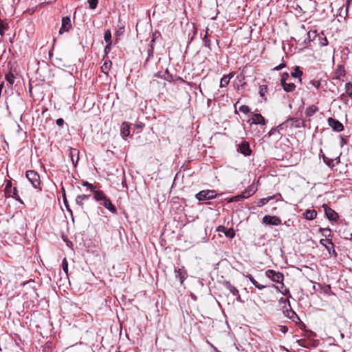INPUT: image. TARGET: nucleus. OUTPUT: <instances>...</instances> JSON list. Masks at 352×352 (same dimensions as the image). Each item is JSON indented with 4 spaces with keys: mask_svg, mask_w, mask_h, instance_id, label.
<instances>
[{
    "mask_svg": "<svg viewBox=\"0 0 352 352\" xmlns=\"http://www.w3.org/2000/svg\"><path fill=\"white\" fill-rule=\"evenodd\" d=\"M160 36H161V34L160 32L155 31V32H153L152 34V39L151 41L150 44H152V45H154L155 40L157 39L158 38H160Z\"/></svg>",
    "mask_w": 352,
    "mask_h": 352,
    "instance_id": "obj_39",
    "label": "nucleus"
},
{
    "mask_svg": "<svg viewBox=\"0 0 352 352\" xmlns=\"http://www.w3.org/2000/svg\"><path fill=\"white\" fill-rule=\"evenodd\" d=\"M239 111L245 114H247L250 113V109L248 106L243 104L239 107Z\"/></svg>",
    "mask_w": 352,
    "mask_h": 352,
    "instance_id": "obj_45",
    "label": "nucleus"
},
{
    "mask_svg": "<svg viewBox=\"0 0 352 352\" xmlns=\"http://www.w3.org/2000/svg\"><path fill=\"white\" fill-rule=\"evenodd\" d=\"M104 39L107 43H111V32L110 30H107L104 32Z\"/></svg>",
    "mask_w": 352,
    "mask_h": 352,
    "instance_id": "obj_37",
    "label": "nucleus"
},
{
    "mask_svg": "<svg viewBox=\"0 0 352 352\" xmlns=\"http://www.w3.org/2000/svg\"><path fill=\"white\" fill-rule=\"evenodd\" d=\"M239 151L245 156H249L252 153L250 144L246 141H243L239 145Z\"/></svg>",
    "mask_w": 352,
    "mask_h": 352,
    "instance_id": "obj_13",
    "label": "nucleus"
},
{
    "mask_svg": "<svg viewBox=\"0 0 352 352\" xmlns=\"http://www.w3.org/2000/svg\"><path fill=\"white\" fill-rule=\"evenodd\" d=\"M232 77L233 74H232L223 76L220 80V87H226L229 84V82Z\"/></svg>",
    "mask_w": 352,
    "mask_h": 352,
    "instance_id": "obj_26",
    "label": "nucleus"
},
{
    "mask_svg": "<svg viewBox=\"0 0 352 352\" xmlns=\"http://www.w3.org/2000/svg\"><path fill=\"white\" fill-rule=\"evenodd\" d=\"M8 197H12L14 199H16V200H19V196L17 193V190L16 188V187H14L13 188V192H12V194H11V190L8 192V194H6Z\"/></svg>",
    "mask_w": 352,
    "mask_h": 352,
    "instance_id": "obj_40",
    "label": "nucleus"
},
{
    "mask_svg": "<svg viewBox=\"0 0 352 352\" xmlns=\"http://www.w3.org/2000/svg\"><path fill=\"white\" fill-rule=\"evenodd\" d=\"M310 84L317 89H318L321 85V82L319 80H311L310 81Z\"/></svg>",
    "mask_w": 352,
    "mask_h": 352,
    "instance_id": "obj_49",
    "label": "nucleus"
},
{
    "mask_svg": "<svg viewBox=\"0 0 352 352\" xmlns=\"http://www.w3.org/2000/svg\"><path fill=\"white\" fill-rule=\"evenodd\" d=\"M225 235L229 238H233L235 235L234 231L232 228L227 230L225 232Z\"/></svg>",
    "mask_w": 352,
    "mask_h": 352,
    "instance_id": "obj_46",
    "label": "nucleus"
},
{
    "mask_svg": "<svg viewBox=\"0 0 352 352\" xmlns=\"http://www.w3.org/2000/svg\"><path fill=\"white\" fill-rule=\"evenodd\" d=\"M112 63L111 60H106L104 62L102 65L101 66V72L104 74H108L109 72L111 67Z\"/></svg>",
    "mask_w": 352,
    "mask_h": 352,
    "instance_id": "obj_25",
    "label": "nucleus"
},
{
    "mask_svg": "<svg viewBox=\"0 0 352 352\" xmlns=\"http://www.w3.org/2000/svg\"><path fill=\"white\" fill-rule=\"evenodd\" d=\"M267 91V85H261L259 87V95L261 98H263L265 100H267V98L265 97V94Z\"/></svg>",
    "mask_w": 352,
    "mask_h": 352,
    "instance_id": "obj_34",
    "label": "nucleus"
},
{
    "mask_svg": "<svg viewBox=\"0 0 352 352\" xmlns=\"http://www.w3.org/2000/svg\"><path fill=\"white\" fill-rule=\"evenodd\" d=\"M340 155H341V153H340V155L338 157H336L335 159H333L336 165L340 163Z\"/></svg>",
    "mask_w": 352,
    "mask_h": 352,
    "instance_id": "obj_59",
    "label": "nucleus"
},
{
    "mask_svg": "<svg viewBox=\"0 0 352 352\" xmlns=\"http://www.w3.org/2000/svg\"><path fill=\"white\" fill-rule=\"evenodd\" d=\"M276 131V129H272L270 130V131L269 132V135L270 136V135H273L275 133Z\"/></svg>",
    "mask_w": 352,
    "mask_h": 352,
    "instance_id": "obj_62",
    "label": "nucleus"
},
{
    "mask_svg": "<svg viewBox=\"0 0 352 352\" xmlns=\"http://www.w3.org/2000/svg\"><path fill=\"white\" fill-rule=\"evenodd\" d=\"M89 7L91 10H94L96 8L98 0H88Z\"/></svg>",
    "mask_w": 352,
    "mask_h": 352,
    "instance_id": "obj_41",
    "label": "nucleus"
},
{
    "mask_svg": "<svg viewBox=\"0 0 352 352\" xmlns=\"http://www.w3.org/2000/svg\"><path fill=\"white\" fill-rule=\"evenodd\" d=\"M105 208L109 210L112 213L116 214L117 212V209L115 206L111 203V201L107 197L104 200L100 203Z\"/></svg>",
    "mask_w": 352,
    "mask_h": 352,
    "instance_id": "obj_14",
    "label": "nucleus"
},
{
    "mask_svg": "<svg viewBox=\"0 0 352 352\" xmlns=\"http://www.w3.org/2000/svg\"><path fill=\"white\" fill-rule=\"evenodd\" d=\"M71 20L69 16H64L62 19V25L61 28L59 30V34H62L65 32L69 31V30L71 28Z\"/></svg>",
    "mask_w": 352,
    "mask_h": 352,
    "instance_id": "obj_9",
    "label": "nucleus"
},
{
    "mask_svg": "<svg viewBox=\"0 0 352 352\" xmlns=\"http://www.w3.org/2000/svg\"><path fill=\"white\" fill-rule=\"evenodd\" d=\"M63 201H64V204L65 205V207L67 208V210H69V204H68V202L67 201L66 195L65 193L63 195Z\"/></svg>",
    "mask_w": 352,
    "mask_h": 352,
    "instance_id": "obj_57",
    "label": "nucleus"
},
{
    "mask_svg": "<svg viewBox=\"0 0 352 352\" xmlns=\"http://www.w3.org/2000/svg\"><path fill=\"white\" fill-rule=\"evenodd\" d=\"M318 108L315 105H311L307 107L305 110V114L308 117L312 116L316 111H318Z\"/></svg>",
    "mask_w": 352,
    "mask_h": 352,
    "instance_id": "obj_30",
    "label": "nucleus"
},
{
    "mask_svg": "<svg viewBox=\"0 0 352 352\" xmlns=\"http://www.w3.org/2000/svg\"><path fill=\"white\" fill-rule=\"evenodd\" d=\"M252 123L255 124L265 125L266 122L265 118L263 117L261 114L254 113L253 115Z\"/></svg>",
    "mask_w": 352,
    "mask_h": 352,
    "instance_id": "obj_18",
    "label": "nucleus"
},
{
    "mask_svg": "<svg viewBox=\"0 0 352 352\" xmlns=\"http://www.w3.org/2000/svg\"><path fill=\"white\" fill-rule=\"evenodd\" d=\"M234 296H236V299L238 302H242L239 292H238V295H234Z\"/></svg>",
    "mask_w": 352,
    "mask_h": 352,
    "instance_id": "obj_61",
    "label": "nucleus"
},
{
    "mask_svg": "<svg viewBox=\"0 0 352 352\" xmlns=\"http://www.w3.org/2000/svg\"><path fill=\"white\" fill-rule=\"evenodd\" d=\"M79 151L76 148H69L68 149V154L72 161V164L76 166L79 160Z\"/></svg>",
    "mask_w": 352,
    "mask_h": 352,
    "instance_id": "obj_8",
    "label": "nucleus"
},
{
    "mask_svg": "<svg viewBox=\"0 0 352 352\" xmlns=\"http://www.w3.org/2000/svg\"><path fill=\"white\" fill-rule=\"evenodd\" d=\"M289 308H291V307ZM285 313L287 317H288L289 318L292 319L294 321L295 318L298 319L297 314L292 309H289V310L287 309Z\"/></svg>",
    "mask_w": 352,
    "mask_h": 352,
    "instance_id": "obj_32",
    "label": "nucleus"
},
{
    "mask_svg": "<svg viewBox=\"0 0 352 352\" xmlns=\"http://www.w3.org/2000/svg\"><path fill=\"white\" fill-rule=\"evenodd\" d=\"M257 190V188L255 184L253 183L250 185L241 194V197L244 199H248V197L253 195Z\"/></svg>",
    "mask_w": 352,
    "mask_h": 352,
    "instance_id": "obj_10",
    "label": "nucleus"
},
{
    "mask_svg": "<svg viewBox=\"0 0 352 352\" xmlns=\"http://www.w3.org/2000/svg\"><path fill=\"white\" fill-rule=\"evenodd\" d=\"M324 163L329 168H332L336 166L334 160L329 157H324Z\"/></svg>",
    "mask_w": 352,
    "mask_h": 352,
    "instance_id": "obj_38",
    "label": "nucleus"
},
{
    "mask_svg": "<svg viewBox=\"0 0 352 352\" xmlns=\"http://www.w3.org/2000/svg\"><path fill=\"white\" fill-rule=\"evenodd\" d=\"M92 192L94 193V199L97 201H102L107 197L102 190H97V188L96 191H92Z\"/></svg>",
    "mask_w": 352,
    "mask_h": 352,
    "instance_id": "obj_19",
    "label": "nucleus"
},
{
    "mask_svg": "<svg viewBox=\"0 0 352 352\" xmlns=\"http://www.w3.org/2000/svg\"><path fill=\"white\" fill-rule=\"evenodd\" d=\"M111 43H109H109H107V45H106V47H105V48H104V52H105V54L109 53V51H110V50H111Z\"/></svg>",
    "mask_w": 352,
    "mask_h": 352,
    "instance_id": "obj_55",
    "label": "nucleus"
},
{
    "mask_svg": "<svg viewBox=\"0 0 352 352\" xmlns=\"http://www.w3.org/2000/svg\"><path fill=\"white\" fill-rule=\"evenodd\" d=\"M320 243L325 247L331 255H333L334 256H337V253L333 248V243L331 239H322L320 241Z\"/></svg>",
    "mask_w": 352,
    "mask_h": 352,
    "instance_id": "obj_5",
    "label": "nucleus"
},
{
    "mask_svg": "<svg viewBox=\"0 0 352 352\" xmlns=\"http://www.w3.org/2000/svg\"><path fill=\"white\" fill-rule=\"evenodd\" d=\"M62 192H63V195H64V193L65 194V188L64 187H62Z\"/></svg>",
    "mask_w": 352,
    "mask_h": 352,
    "instance_id": "obj_63",
    "label": "nucleus"
},
{
    "mask_svg": "<svg viewBox=\"0 0 352 352\" xmlns=\"http://www.w3.org/2000/svg\"><path fill=\"white\" fill-rule=\"evenodd\" d=\"M14 78L15 77L12 72H9L6 75V80L10 85H12L14 83Z\"/></svg>",
    "mask_w": 352,
    "mask_h": 352,
    "instance_id": "obj_36",
    "label": "nucleus"
},
{
    "mask_svg": "<svg viewBox=\"0 0 352 352\" xmlns=\"http://www.w3.org/2000/svg\"><path fill=\"white\" fill-rule=\"evenodd\" d=\"M275 288L277 291H278L280 293H281L283 295L291 297L289 294V290L285 287V285L283 284V282L280 283V287L275 286Z\"/></svg>",
    "mask_w": 352,
    "mask_h": 352,
    "instance_id": "obj_24",
    "label": "nucleus"
},
{
    "mask_svg": "<svg viewBox=\"0 0 352 352\" xmlns=\"http://www.w3.org/2000/svg\"><path fill=\"white\" fill-rule=\"evenodd\" d=\"M279 302H283V303H287L289 307H290V304H289V301L288 299L287 298H281L280 300H279Z\"/></svg>",
    "mask_w": 352,
    "mask_h": 352,
    "instance_id": "obj_56",
    "label": "nucleus"
},
{
    "mask_svg": "<svg viewBox=\"0 0 352 352\" xmlns=\"http://www.w3.org/2000/svg\"><path fill=\"white\" fill-rule=\"evenodd\" d=\"M327 122L329 126L335 131L341 132L344 130V126L339 120L333 118H329Z\"/></svg>",
    "mask_w": 352,
    "mask_h": 352,
    "instance_id": "obj_4",
    "label": "nucleus"
},
{
    "mask_svg": "<svg viewBox=\"0 0 352 352\" xmlns=\"http://www.w3.org/2000/svg\"><path fill=\"white\" fill-rule=\"evenodd\" d=\"M175 272L176 278H179L180 283L182 285L187 278V272L184 267L175 270Z\"/></svg>",
    "mask_w": 352,
    "mask_h": 352,
    "instance_id": "obj_12",
    "label": "nucleus"
},
{
    "mask_svg": "<svg viewBox=\"0 0 352 352\" xmlns=\"http://www.w3.org/2000/svg\"><path fill=\"white\" fill-rule=\"evenodd\" d=\"M223 287L227 289L233 296L238 295L239 290L229 281L224 280L222 283Z\"/></svg>",
    "mask_w": 352,
    "mask_h": 352,
    "instance_id": "obj_17",
    "label": "nucleus"
},
{
    "mask_svg": "<svg viewBox=\"0 0 352 352\" xmlns=\"http://www.w3.org/2000/svg\"><path fill=\"white\" fill-rule=\"evenodd\" d=\"M89 199V195H79L76 198V203L81 208L84 207V202Z\"/></svg>",
    "mask_w": 352,
    "mask_h": 352,
    "instance_id": "obj_20",
    "label": "nucleus"
},
{
    "mask_svg": "<svg viewBox=\"0 0 352 352\" xmlns=\"http://www.w3.org/2000/svg\"><path fill=\"white\" fill-rule=\"evenodd\" d=\"M242 199H243L242 197H241V195H237V196L230 198V199L229 200V202L238 201Z\"/></svg>",
    "mask_w": 352,
    "mask_h": 352,
    "instance_id": "obj_51",
    "label": "nucleus"
},
{
    "mask_svg": "<svg viewBox=\"0 0 352 352\" xmlns=\"http://www.w3.org/2000/svg\"><path fill=\"white\" fill-rule=\"evenodd\" d=\"M289 77V74L287 73V72H284L281 75L280 84L281 83H285V82H287V80H288Z\"/></svg>",
    "mask_w": 352,
    "mask_h": 352,
    "instance_id": "obj_47",
    "label": "nucleus"
},
{
    "mask_svg": "<svg viewBox=\"0 0 352 352\" xmlns=\"http://www.w3.org/2000/svg\"><path fill=\"white\" fill-rule=\"evenodd\" d=\"M346 75V72L344 69V67L342 65H338L335 70L334 73V78L340 79L342 77H344Z\"/></svg>",
    "mask_w": 352,
    "mask_h": 352,
    "instance_id": "obj_16",
    "label": "nucleus"
},
{
    "mask_svg": "<svg viewBox=\"0 0 352 352\" xmlns=\"http://www.w3.org/2000/svg\"><path fill=\"white\" fill-rule=\"evenodd\" d=\"M321 232H322L324 236H327L330 235L331 230L329 228H322L321 229Z\"/></svg>",
    "mask_w": 352,
    "mask_h": 352,
    "instance_id": "obj_50",
    "label": "nucleus"
},
{
    "mask_svg": "<svg viewBox=\"0 0 352 352\" xmlns=\"http://www.w3.org/2000/svg\"><path fill=\"white\" fill-rule=\"evenodd\" d=\"M25 175L28 181L31 183L34 188L39 189L40 190H41L40 188V176L37 172L35 170H29L26 171Z\"/></svg>",
    "mask_w": 352,
    "mask_h": 352,
    "instance_id": "obj_1",
    "label": "nucleus"
},
{
    "mask_svg": "<svg viewBox=\"0 0 352 352\" xmlns=\"http://www.w3.org/2000/svg\"><path fill=\"white\" fill-rule=\"evenodd\" d=\"M318 36L320 46H326L328 45V41L323 33L318 34Z\"/></svg>",
    "mask_w": 352,
    "mask_h": 352,
    "instance_id": "obj_33",
    "label": "nucleus"
},
{
    "mask_svg": "<svg viewBox=\"0 0 352 352\" xmlns=\"http://www.w3.org/2000/svg\"><path fill=\"white\" fill-rule=\"evenodd\" d=\"M273 199H274L273 196L260 199L257 201V206L258 207H262V206H265V204H267L270 200H272Z\"/></svg>",
    "mask_w": 352,
    "mask_h": 352,
    "instance_id": "obj_31",
    "label": "nucleus"
},
{
    "mask_svg": "<svg viewBox=\"0 0 352 352\" xmlns=\"http://www.w3.org/2000/svg\"><path fill=\"white\" fill-rule=\"evenodd\" d=\"M324 212L327 217L330 221H336L338 219V213L329 207H324Z\"/></svg>",
    "mask_w": 352,
    "mask_h": 352,
    "instance_id": "obj_11",
    "label": "nucleus"
},
{
    "mask_svg": "<svg viewBox=\"0 0 352 352\" xmlns=\"http://www.w3.org/2000/svg\"><path fill=\"white\" fill-rule=\"evenodd\" d=\"M8 28V25L4 24L1 20H0V34L1 36L4 35L5 30Z\"/></svg>",
    "mask_w": 352,
    "mask_h": 352,
    "instance_id": "obj_44",
    "label": "nucleus"
},
{
    "mask_svg": "<svg viewBox=\"0 0 352 352\" xmlns=\"http://www.w3.org/2000/svg\"><path fill=\"white\" fill-rule=\"evenodd\" d=\"M345 92L349 97L352 99V83L346 82L345 84Z\"/></svg>",
    "mask_w": 352,
    "mask_h": 352,
    "instance_id": "obj_35",
    "label": "nucleus"
},
{
    "mask_svg": "<svg viewBox=\"0 0 352 352\" xmlns=\"http://www.w3.org/2000/svg\"><path fill=\"white\" fill-rule=\"evenodd\" d=\"M265 275L273 282L280 284L283 282L284 276L283 274L280 272H276L273 270H268L265 272Z\"/></svg>",
    "mask_w": 352,
    "mask_h": 352,
    "instance_id": "obj_3",
    "label": "nucleus"
},
{
    "mask_svg": "<svg viewBox=\"0 0 352 352\" xmlns=\"http://www.w3.org/2000/svg\"><path fill=\"white\" fill-rule=\"evenodd\" d=\"M120 134L125 140L130 135V125L127 122H123L120 127Z\"/></svg>",
    "mask_w": 352,
    "mask_h": 352,
    "instance_id": "obj_15",
    "label": "nucleus"
},
{
    "mask_svg": "<svg viewBox=\"0 0 352 352\" xmlns=\"http://www.w3.org/2000/svg\"><path fill=\"white\" fill-rule=\"evenodd\" d=\"M64 120L63 118H58L56 120V123L58 126H62L64 124Z\"/></svg>",
    "mask_w": 352,
    "mask_h": 352,
    "instance_id": "obj_53",
    "label": "nucleus"
},
{
    "mask_svg": "<svg viewBox=\"0 0 352 352\" xmlns=\"http://www.w3.org/2000/svg\"><path fill=\"white\" fill-rule=\"evenodd\" d=\"M285 66H286V64L283 62V63H280V65H278V66H276L274 68V69L278 71V70H280V69H283L284 67H285Z\"/></svg>",
    "mask_w": 352,
    "mask_h": 352,
    "instance_id": "obj_52",
    "label": "nucleus"
},
{
    "mask_svg": "<svg viewBox=\"0 0 352 352\" xmlns=\"http://www.w3.org/2000/svg\"><path fill=\"white\" fill-rule=\"evenodd\" d=\"M341 337H342V338H343V337H344L343 333H341Z\"/></svg>",
    "mask_w": 352,
    "mask_h": 352,
    "instance_id": "obj_64",
    "label": "nucleus"
},
{
    "mask_svg": "<svg viewBox=\"0 0 352 352\" xmlns=\"http://www.w3.org/2000/svg\"><path fill=\"white\" fill-rule=\"evenodd\" d=\"M286 124L292 128H300L303 126L304 121L301 118H292L287 120Z\"/></svg>",
    "mask_w": 352,
    "mask_h": 352,
    "instance_id": "obj_7",
    "label": "nucleus"
},
{
    "mask_svg": "<svg viewBox=\"0 0 352 352\" xmlns=\"http://www.w3.org/2000/svg\"><path fill=\"white\" fill-rule=\"evenodd\" d=\"M153 53H154V45H152V44H149L148 45V47L146 50L147 56H146L145 62L144 63V66H146L148 64L150 59L153 56Z\"/></svg>",
    "mask_w": 352,
    "mask_h": 352,
    "instance_id": "obj_21",
    "label": "nucleus"
},
{
    "mask_svg": "<svg viewBox=\"0 0 352 352\" xmlns=\"http://www.w3.org/2000/svg\"><path fill=\"white\" fill-rule=\"evenodd\" d=\"M82 185L83 186L88 187L91 192L96 191V186L92 185L91 184L89 183L88 182H86V181L82 182Z\"/></svg>",
    "mask_w": 352,
    "mask_h": 352,
    "instance_id": "obj_42",
    "label": "nucleus"
},
{
    "mask_svg": "<svg viewBox=\"0 0 352 352\" xmlns=\"http://www.w3.org/2000/svg\"><path fill=\"white\" fill-rule=\"evenodd\" d=\"M263 223L267 225L280 226L281 224V219L276 216L265 215L263 218Z\"/></svg>",
    "mask_w": 352,
    "mask_h": 352,
    "instance_id": "obj_6",
    "label": "nucleus"
},
{
    "mask_svg": "<svg viewBox=\"0 0 352 352\" xmlns=\"http://www.w3.org/2000/svg\"><path fill=\"white\" fill-rule=\"evenodd\" d=\"M245 276L251 281V283L258 289H263L266 287L263 285H261L258 283V282L254 278V277L250 274H248Z\"/></svg>",
    "mask_w": 352,
    "mask_h": 352,
    "instance_id": "obj_27",
    "label": "nucleus"
},
{
    "mask_svg": "<svg viewBox=\"0 0 352 352\" xmlns=\"http://www.w3.org/2000/svg\"><path fill=\"white\" fill-rule=\"evenodd\" d=\"M307 35H308L309 38H311V37L315 38L317 36L316 31H313V32L312 31H309L307 33Z\"/></svg>",
    "mask_w": 352,
    "mask_h": 352,
    "instance_id": "obj_54",
    "label": "nucleus"
},
{
    "mask_svg": "<svg viewBox=\"0 0 352 352\" xmlns=\"http://www.w3.org/2000/svg\"><path fill=\"white\" fill-rule=\"evenodd\" d=\"M280 85L283 87L284 91L286 92H292L296 89V85L293 82L288 83L285 82V83H281Z\"/></svg>",
    "mask_w": 352,
    "mask_h": 352,
    "instance_id": "obj_23",
    "label": "nucleus"
},
{
    "mask_svg": "<svg viewBox=\"0 0 352 352\" xmlns=\"http://www.w3.org/2000/svg\"><path fill=\"white\" fill-rule=\"evenodd\" d=\"M203 45L209 50L211 49V41L208 38V28H206V34L203 38Z\"/></svg>",
    "mask_w": 352,
    "mask_h": 352,
    "instance_id": "obj_29",
    "label": "nucleus"
},
{
    "mask_svg": "<svg viewBox=\"0 0 352 352\" xmlns=\"http://www.w3.org/2000/svg\"><path fill=\"white\" fill-rule=\"evenodd\" d=\"M62 268L66 275L68 274V263L67 261L66 258H65L62 261Z\"/></svg>",
    "mask_w": 352,
    "mask_h": 352,
    "instance_id": "obj_43",
    "label": "nucleus"
},
{
    "mask_svg": "<svg viewBox=\"0 0 352 352\" xmlns=\"http://www.w3.org/2000/svg\"><path fill=\"white\" fill-rule=\"evenodd\" d=\"M303 216L305 219L310 221L316 219L317 212L315 210H306Z\"/></svg>",
    "mask_w": 352,
    "mask_h": 352,
    "instance_id": "obj_22",
    "label": "nucleus"
},
{
    "mask_svg": "<svg viewBox=\"0 0 352 352\" xmlns=\"http://www.w3.org/2000/svg\"><path fill=\"white\" fill-rule=\"evenodd\" d=\"M217 193L215 190H204L199 192L196 194L195 197L199 201L210 200L215 198Z\"/></svg>",
    "mask_w": 352,
    "mask_h": 352,
    "instance_id": "obj_2",
    "label": "nucleus"
},
{
    "mask_svg": "<svg viewBox=\"0 0 352 352\" xmlns=\"http://www.w3.org/2000/svg\"><path fill=\"white\" fill-rule=\"evenodd\" d=\"M302 72L300 69V67L298 66H296L294 67V72L291 73V76L294 78H298L299 81L301 82V76H302Z\"/></svg>",
    "mask_w": 352,
    "mask_h": 352,
    "instance_id": "obj_28",
    "label": "nucleus"
},
{
    "mask_svg": "<svg viewBox=\"0 0 352 352\" xmlns=\"http://www.w3.org/2000/svg\"><path fill=\"white\" fill-rule=\"evenodd\" d=\"M288 331V328L286 326H280V331L285 333Z\"/></svg>",
    "mask_w": 352,
    "mask_h": 352,
    "instance_id": "obj_58",
    "label": "nucleus"
},
{
    "mask_svg": "<svg viewBox=\"0 0 352 352\" xmlns=\"http://www.w3.org/2000/svg\"><path fill=\"white\" fill-rule=\"evenodd\" d=\"M11 188L12 182L10 181H8L5 186L6 194H8V192L11 190Z\"/></svg>",
    "mask_w": 352,
    "mask_h": 352,
    "instance_id": "obj_48",
    "label": "nucleus"
},
{
    "mask_svg": "<svg viewBox=\"0 0 352 352\" xmlns=\"http://www.w3.org/2000/svg\"><path fill=\"white\" fill-rule=\"evenodd\" d=\"M320 157L322 159V160H324V157H327L323 153L322 149H320Z\"/></svg>",
    "mask_w": 352,
    "mask_h": 352,
    "instance_id": "obj_60",
    "label": "nucleus"
}]
</instances>
